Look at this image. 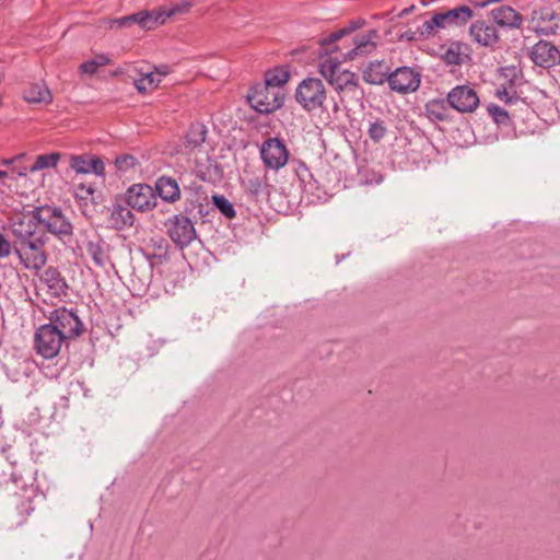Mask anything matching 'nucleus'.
I'll use <instances>...</instances> for the list:
<instances>
[{
	"label": "nucleus",
	"instance_id": "42",
	"mask_svg": "<svg viewBox=\"0 0 560 560\" xmlns=\"http://www.w3.org/2000/svg\"><path fill=\"white\" fill-rule=\"evenodd\" d=\"M497 97L503 101L505 104H514L518 101V96L515 94L510 95L506 88L498 89L495 92Z\"/></svg>",
	"mask_w": 560,
	"mask_h": 560
},
{
	"label": "nucleus",
	"instance_id": "17",
	"mask_svg": "<svg viewBox=\"0 0 560 560\" xmlns=\"http://www.w3.org/2000/svg\"><path fill=\"white\" fill-rule=\"evenodd\" d=\"M108 226L121 231L133 225L135 215L131 208L124 202V200L117 199L108 208Z\"/></svg>",
	"mask_w": 560,
	"mask_h": 560
},
{
	"label": "nucleus",
	"instance_id": "38",
	"mask_svg": "<svg viewBox=\"0 0 560 560\" xmlns=\"http://www.w3.org/2000/svg\"><path fill=\"white\" fill-rule=\"evenodd\" d=\"M489 115L491 116V118L498 124V125H503V126H508L509 122H510V116H509V113L500 107L499 105H495V104H490L487 108Z\"/></svg>",
	"mask_w": 560,
	"mask_h": 560
},
{
	"label": "nucleus",
	"instance_id": "44",
	"mask_svg": "<svg viewBox=\"0 0 560 560\" xmlns=\"http://www.w3.org/2000/svg\"><path fill=\"white\" fill-rule=\"evenodd\" d=\"M80 71L85 74H95L98 70L97 63L92 59L80 65Z\"/></svg>",
	"mask_w": 560,
	"mask_h": 560
},
{
	"label": "nucleus",
	"instance_id": "6",
	"mask_svg": "<svg viewBox=\"0 0 560 560\" xmlns=\"http://www.w3.org/2000/svg\"><path fill=\"white\" fill-rule=\"evenodd\" d=\"M471 18L472 11L468 5H460L445 12H440L422 24L421 34L430 35L435 27L445 28L448 26H462Z\"/></svg>",
	"mask_w": 560,
	"mask_h": 560
},
{
	"label": "nucleus",
	"instance_id": "41",
	"mask_svg": "<svg viewBox=\"0 0 560 560\" xmlns=\"http://www.w3.org/2000/svg\"><path fill=\"white\" fill-rule=\"evenodd\" d=\"M10 172V182H15L20 177H25L30 173V167L25 165L14 164L8 168Z\"/></svg>",
	"mask_w": 560,
	"mask_h": 560
},
{
	"label": "nucleus",
	"instance_id": "13",
	"mask_svg": "<svg viewBox=\"0 0 560 560\" xmlns=\"http://www.w3.org/2000/svg\"><path fill=\"white\" fill-rule=\"evenodd\" d=\"M260 156L267 167L278 171L287 164L289 152L280 139L269 138L261 144Z\"/></svg>",
	"mask_w": 560,
	"mask_h": 560
},
{
	"label": "nucleus",
	"instance_id": "20",
	"mask_svg": "<svg viewBox=\"0 0 560 560\" xmlns=\"http://www.w3.org/2000/svg\"><path fill=\"white\" fill-rule=\"evenodd\" d=\"M85 249L97 267H105L109 262L108 245L100 235L86 240Z\"/></svg>",
	"mask_w": 560,
	"mask_h": 560
},
{
	"label": "nucleus",
	"instance_id": "52",
	"mask_svg": "<svg viewBox=\"0 0 560 560\" xmlns=\"http://www.w3.org/2000/svg\"><path fill=\"white\" fill-rule=\"evenodd\" d=\"M11 479H12V481H13L14 483H16V485H18V482H19V476H18V474H16V472H12V474H11Z\"/></svg>",
	"mask_w": 560,
	"mask_h": 560
},
{
	"label": "nucleus",
	"instance_id": "39",
	"mask_svg": "<svg viewBox=\"0 0 560 560\" xmlns=\"http://www.w3.org/2000/svg\"><path fill=\"white\" fill-rule=\"evenodd\" d=\"M191 8V3L189 1H183L180 3L173 4L168 8L162 7L165 21L177 14H185Z\"/></svg>",
	"mask_w": 560,
	"mask_h": 560
},
{
	"label": "nucleus",
	"instance_id": "19",
	"mask_svg": "<svg viewBox=\"0 0 560 560\" xmlns=\"http://www.w3.org/2000/svg\"><path fill=\"white\" fill-rule=\"evenodd\" d=\"M156 196L163 201L174 203L180 199L182 190L176 179L171 176H161L156 179L153 188Z\"/></svg>",
	"mask_w": 560,
	"mask_h": 560
},
{
	"label": "nucleus",
	"instance_id": "3",
	"mask_svg": "<svg viewBox=\"0 0 560 560\" xmlns=\"http://www.w3.org/2000/svg\"><path fill=\"white\" fill-rule=\"evenodd\" d=\"M34 218L63 244L72 237L73 225L60 208L44 206L36 209Z\"/></svg>",
	"mask_w": 560,
	"mask_h": 560
},
{
	"label": "nucleus",
	"instance_id": "5",
	"mask_svg": "<svg viewBox=\"0 0 560 560\" xmlns=\"http://www.w3.org/2000/svg\"><path fill=\"white\" fill-rule=\"evenodd\" d=\"M48 319V324L56 327L67 340L79 337L84 330V324L80 319L75 308H55L50 312Z\"/></svg>",
	"mask_w": 560,
	"mask_h": 560
},
{
	"label": "nucleus",
	"instance_id": "23",
	"mask_svg": "<svg viewBox=\"0 0 560 560\" xmlns=\"http://www.w3.org/2000/svg\"><path fill=\"white\" fill-rule=\"evenodd\" d=\"M335 91L341 94H354L359 89V78L354 72L342 70L329 82Z\"/></svg>",
	"mask_w": 560,
	"mask_h": 560
},
{
	"label": "nucleus",
	"instance_id": "21",
	"mask_svg": "<svg viewBox=\"0 0 560 560\" xmlns=\"http://www.w3.org/2000/svg\"><path fill=\"white\" fill-rule=\"evenodd\" d=\"M491 16L499 26L503 27L518 28L523 22L522 15L509 5L492 9Z\"/></svg>",
	"mask_w": 560,
	"mask_h": 560
},
{
	"label": "nucleus",
	"instance_id": "47",
	"mask_svg": "<svg viewBox=\"0 0 560 560\" xmlns=\"http://www.w3.org/2000/svg\"><path fill=\"white\" fill-rule=\"evenodd\" d=\"M0 182L3 186H8V187H11V183L10 182V172L9 170H5V171H2L0 170Z\"/></svg>",
	"mask_w": 560,
	"mask_h": 560
},
{
	"label": "nucleus",
	"instance_id": "15",
	"mask_svg": "<svg viewBox=\"0 0 560 560\" xmlns=\"http://www.w3.org/2000/svg\"><path fill=\"white\" fill-rule=\"evenodd\" d=\"M69 166L75 174L105 176V164L97 155L71 154L69 155Z\"/></svg>",
	"mask_w": 560,
	"mask_h": 560
},
{
	"label": "nucleus",
	"instance_id": "46",
	"mask_svg": "<svg viewBox=\"0 0 560 560\" xmlns=\"http://www.w3.org/2000/svg\"><path fill=\"white\" fill-rule=\"evenodd\" d=\"M25 158V153H20L18 155H15L14 158L12 159H4L2 160V164L3 165H7L9 167L13 166L14 164L19 163L21 160H23Z\"/></svg>",
	"mask_w": 560,
	"mask_h": 560
},
{
	"label": "nucleus",
	"instance_id": "37",
	"mask_svg": "<svg viewBox=\"0 0 560 560\" xmlns=\"http://www.w3.org/2000/svg\"><path fill=\"white\" fill-rule=\"evenodd\" d=\"M430 118L443 121L446 118L444 101H431L425 105Z\"/></svg>",
	"mask_w": 560,
	"mask_h": 560
},
{
	"label": "nucleus",
	"instance_id": "25",
	"mask_svg": "<svg viewBox=\"0 0 560 560\" xmlns=\"http://www.w3.org/2000/svg\"><path fill=\"white\" fill-rule=\"evenodd\" d=\"M130 19H135V23L139 24L142 28L152 30L156 26L164 24L165 18L162 8L155 10H144L131 14Z\"/></svg>",
	"mask_w": 560,
	"mask_h": 560
},
{
	"label": "nucleus",
	"instance_id": "36",
	"mask_svg": "<svg viewBox=\"0 0 560 560\" xmlns=\"http://www.w3.org/2000/svg\"><path fill=\"white\" fill-rule=\"evenodd\" d=\"M368 133L372 141L380 142L387 133L385 121L382 119L371 121L369 125Z\"/></svg>",
	"mask_w": 560,
	"mask_h": 560
},
{
	"label": "nucleus",
	"instance_id": "16",
	"mask_svg": "<svg viewBox=\"0 0 560 560\" xmlns=\"http://www.w3.org/2000/svg\"><path fill=\"white\" fill-rule=\"evenodd\" d=\"M532 61L541 68H551L560 62V50L547 40H539L529 52Z\"/></svg>",
	"mask_w": 560,
	"mask_h": 560
},
{
	"label": "nucleus",
	"instance_id": "34",
	"mask_svg": "<svg viewBox=\"0 0 560 560\" xmlns=\"http://www.w3.org/2000/svg\"><path fill=\"white\" fill-rule=\"evenodd\" d=\"M161 82V79L154 72H145L139 79L135 80V88L139 93H145L149 90L155 89Z\"/></svg>",
	"mask_w": 560,
	"mask_h": 560
},
{
	"label": "nucleus",
	"instance_id": "54",
	"mask_svg": "<svg viewBox=\"0 0 560 560\" xmlns=\"http://www.w3.org/2000/svg\"><path fill=\"white\" fill-rule=\"evenodd\" d=\"M407 38H408V39H412V38H413V36H412V35H410V34H407Z\"/></svg>",
	"mask_w": 560,
	"mask_h": 560
},
{
	"label": "nucleus",
	"instance_id": "50",
	"mask_svg": "<svg viewBox=\"0 0 560 560\" xmlns=\"http://www.w3.org/2000/svg\"><path fill=\"white\" fill-rule=\"evenodd\" d=\"M170 72L168 70V67L167 66H161L159 68L155 69L154 73H156V75L161 79L162 77H165Z\"/></svg>",
	"mask_w": 560,
	"mask_h": 560
},
{
	"label": "nucleus",
	"instance_id": "35",
	"mask_svg": "<svg viewBox=\"0 0 560 560\" xmlns=\"http://www.w3.org/2000/svg\"><path fill=\"white\" fill-rule=\"evenodd\" d=\"M213 205L215 208L228 219H233L236 215V211L232 202H230L222 195L212 196Z\"/></svg>",
	"mask_w": 560,
	"mask_h": 560
},
{
	"label": "nucleus",
	"instance_id": "14",
	"mask_svg": "<svg viewBox=\"0 0 560 560\" xmlns=\"http://www.w3.org/2000/svg\"><path fill=\"white\" fill-rule=\"evenodd\" d=\"M447 103L459 113H472L479 105L476 91L469 85H457L447 94Z\"/></svg>",
	"mask_w": 560,
	"mask_h": 560
},
{
	"label": "nucleus",
	"instance_id": "30",
	"mask_svg": "<svg viewBox=\"0 0 560 560\" xmlns=\"http://www.w3.org/2000/svg\"><path fill=\"white\" fill-rule=\"evenodd\" d=\"M467 50L468 47L466 45L458 42L452 43L443 54V60L447 65L459 66L469 58Z\"/></svg>",
	"mask_w": 560,
	"mask_h": 560
},
{
	"label": "nucleus",
	"instance_id": "31",
	"mask_svg": "<svg viewBox=\"0 0 560 560\" xmlns=\"http://www.w3.org/2000/svg\"><path fill=\"white\" fill-rule=\"evenodd\" d=\"M24 100L27 103L49 104L52 101V95L46 85L34 84L24 92Z\"/></svg>",
	"mask_w": 560,
	"mask_h": 560
},
{
	"label": "nucleus",
	"instance_id": "32",
	"mask_svg": "<svg viewBox=\"0 0 560 560\" xmlns=\"http://www.w3.org/2000/svg\"><path fill=\"white\" fill-rule=\"evenodd\" d=\"M290 78V73L282 68H275L269 70L265 74V84L279 90L282 85H284Z\"/></svg>",
	"mask_w": 560,
	"mask_h": 560
},
{
	"label": "nucleus",
	"instance_id": "45",
	"mask_svg": "<svg viewBox=\"0 0 560 560\" xmlns=\"http://www.w3.org/2000/svg\"><path fill=\"white\" fill-rule=\"evenodd\" d=\"M92 60L97 63V67L107 66L112 62L110 58L105 54H98Z\"/></svg>",
	"mask_w": 560,
	"mask_h": 560
},
{
	"label": "nucleus",
	"instance_id": "53",
	"mask_svg": "<svg viewBox=\"0 0 560 560\" xmlns=\"http://www.w3.org/2000/svg\"><path fill=\"white\" fill-rule=\"evenodd\" d=\"M339 109H340V108H339L338 103H337V102H334V104H332V112H334L335 114H337V113L339 112Z\"/></svg>",
	"mask_w": 560,
	"mask_h": 560
},
{
	"label": "nucleus",
	"instance_id": "33",
	"mask_svg": "<svg viewBox=\"0 0 560 560\" xmlns=\"http://www.w3.org/2000/svg\"><path fill=\"white\" fill-rule=\"evenodd\" d=\"M61 154L52 152L49 154H40L36 158L34 164L30 166V173H35L45 168H54L60 161Z\"/></svg>",
	"mask_w": 560,
	"mask_h": 560
},
{
	"label": "nucleus",
	"instance_id": "40",
	"mask_svg": "<svg viewBox=\"0 0 560 560\" xmlns=\"http://www.w3.org/2000/svg\"><path fill=\"white\" fill-rule=\"evenodd\" d=\"M115 165L118 171L128 172L137 165V159L130 154H121L116 158Z\"/></svg>",
	"mask_w": 560,
	"mask_h": 560
},
{
	"label": "nucleus",
	"instance_id": "49",
	"mask_svg": "<svg viewBox=\"0 0 560 560\" xmlns=\"http://www.w3.org/2000/svg\"><path fill=\"white\" fill-rule=\"evenodd\" d=\"M130 18H131V14L119 19L117 21L118 25L122 27V26H127V25H129L131 23H135V19H130Z\"/></svg>",
	"mask_w": 560,
	"mask_h": 560
},
{
	"label": "nucleus",
	"instance_id": "51",
	"mask_svg": "<svg viewBox=\"0 0 560 560\" xmlns=\"http://www.w3.org/2000/svg\"><path fill=\"white\" fill-rule=\"evenodd\" d=\"M415 9L413 5H410L409 8H406L404 10H401L399 13H398V18H404L406 16L407 14H409L412 10Z\"/></svg>",
	"mask_w": 560,
	"mask_h": 560
},
{
	"label": "nucleus",
	"instance_id": "24",
	"mask_svg": "<svg viewBox=\"0 0 560 560\" xmlns=\"http://www.w3.org/2000/svg\"><path fill=\"white\" fill-rule=\"evenodd\" d=\"M389 68L384 61H372L363 71V79L370 84L388 82Z\"/></svg>",
	"mask_w": 560,
	"mask_h": 560
},
{
	"label": "nucleus",
	"instance_id": "7",
	"mask_svg": "<svg viewBox=\"0 0 560 560\" xmlns=\"http://www.w3.org/2000/svg\"><path fill=\"white\" fill-rule=\"evenodd\" d=\"M66 340L67 339L56 327L47 323L37 328L34 337V346L37 353L43 358L52 359L59 353Z\"/></svg>",
	"mask_w": 560,
	"mask_h": 560
},
{
	"label": "nucleus",
	"instance_id": "18",
	"mask_svg": "<svg viewBox=\"0 0 560 560\" xmlns=\"http://www.w3.org/2000/svg\"><path fill=\"white\" fill-rule=\"evenodd\" d=\"M472 39L485 47H492L499 40L497 28L485 21H476L469 27Z\"/></svg>",
	"mask_w": 560,
	"mask_h": 560
},
{
	"label": "nucleus",
	"instance_id": "12",
	"mask_svg": "<svg viewBox=\"0 0 560 560\" xmlns=\"http://www.w3.org/2000/svg\"><path fill=\"white\" fill-rule=\"evenodd\" d=\"M420 82L421 73L410 67H399L388 78L390 90L401 94L417 91Z\"/></svg>",
	"mask_w": 560,
	"mask_h": 560
},
{
	"label": "nucleus",
	"instance_id": "11",
	"mask_svg": "<svg viewBox=\"0 0 560 560\" xmlns=\"http://www.w3.org/2000/svg\"><path fill=\"white\" fill-rule=\"evenodd\" d=\"M124 202L133 210L147 212L156 207L158 196L150 185L133 184L125 192Z\"/></svg>",
	"mask_w": 560,
	"mask_h": 560
},
{
	"label": "nucleus",
	"instance_id": "29",
	"mask_svg": "<svg viewBox=\"0 0 560 560\" xmlns=\"http://www.w3.org/2000/svg\"><path fill=\"white\" fill-rule=\"evenodd\" d=\"M327 55V58L320 60L318 65V71L329 83L341 71L340 63L343 60L340 56V52H332Z\"/></svg>",
	"mask_w": 560,
	"mask_h": 560
},
{
	"label": "nucleus",
	"instance_id": "28",
	"mask_svg": "<svg viewBox=\"0 0 560 560\" xmlns=\"http://www.w3.org/2000/svg\"><path fill=\"white\" fill-rule=\"evenodd\" d=\"M245 192L255 201H261L269 195V185L259 176L244 180Z\"/></svg>",
	"mask_w": 560,
	"mask_h": 560
},
{
	"label": "nucleus",
	"instance_id": "27",
	"mask_svg": "<svg viewBox=\"0 0 560 560\" xmlns=\"http://www.w3.org/2000/svg\"><path fill=\"white\" fill-rule=\"evenodd\" d=\"M365 23L364 20L358 19L355 21H351L348 26L340 28L336 32L330 33L326 37L319 40L320 47H330L336 43H340L341 40L348 39V37Z\"/></svg>",
	"mask_w": 560,
	"mask_h": 560
},
{
	"label": "nucleus",
	"instance_id": "10",
	"mask_svg": "<svg viewBox=\"0 0 560 560\" xmlns=\"http://www.w3.org/2000/svg\"><path fill=\"white\" fill-rule=\"evenodd\" d=\"M250 106L258 113L270 114L279 109L283 104V95L266 84L256 86L248 94Z\"/></svg>",
	"mask_w": 560,
	"mask_h": 560
},
{
	"label": "nucleus",
	"instance_id": "2",
	"mask_svg": "<svg viewBox=\"0 0 560 560\" xmlns=\"http://www.w3.org/2000/svg\"><path fill=\"white\" fill-rule=\"evenodd\" d=\"M296 103L307 113L326 110L327 91L318 78H306L295 89Z\"/></svg>",
	"mask_w": 560,
	"mask_h": 560
},
{
	"label": "nucleus",
	"instance_id": "22",
	"mask_svg": "<svg viewBox=\"0 0 560 560\" xmlns=\"http://www.w3.org/2000/svg\"><path fill=\"white\" fill-rule=\"evenodd\" d=\"M40 281L47 285L51 295H66L68 284L57 268L48 267L45 269L40 275Z\"/></svg>",
	"mask_w": 560,
	"mask_h": 560
},
{
	"label": "nucleus",
	"instance_id": "48",
	"mask_svg": "<svg viewBox=\"0 0 560 560\" xmlns=\"http://www.w3.org/2000/svg\"><path fill=\"white\" fill-rule=\"evenodd\" d=\"M78 189L81 191H84L86 195H90V196L94 195V192H95V188L92 185L80 184L78 186Z\"/></svg>",
	"mask_w": 560,
	"mask_h": 560
},
{
	"label": "nucleus",
	"instance_id": "43",
	"mask_svg": "<svg viewBox=\"0 0 560 560\" xmlns=\"http://www.w3.org/2000/svg\"><path fill=\"white\" fill-rule=\"evenodd\" d=\"M11 253H12L11 243L0 232V259L9 257L11 255Z\"/></svg>",
	"mask_w": 560,
	"mask_h": 560
},
{
	"label": "nucleus",
	"instance_id": "1",
	"mask_svg": "<svg viewBox=\"0 0 560 560\" xmlns=\"http://www.w3.org/2000/svg\"><path fill=\"white\" fill-rule=\"evenodd\" d=\"M378 37L376 30H370L366 33L354 35L350 39L341 40V44L336 43L330 47H322V49L325 54L340 52L342 60H353L374 51Z\"/></svg>",
	"mask_w": 560,
	"mask_h": 560
},
{
	"label": "nucleus",
	"instance_id": "8",
	"mask_svg": "<svg viewBox=\"0 0 560 560\" xmlns=\"http://www.w3.org/2000/svg\"><path fill=\"white\" fill-rule=\"evenodd\" d=\"M192 217L184 214H175L166 222L167 235L174 244L180 248L187 247L197 237V232L192 223Z\"/></svg>",
	"mask_w": 560,
	"mask_h": 560
},
{
	"label": "nucleus",
	"instance_id": "26",
	"mask_svg": "<svg viewBox=\"0 0 560 560\" xmlns=\"http://www.w3.org/2000/svg\"><path fill=\"white\" fill-rule=\"evenodd\" d=\"M208 128L206 127V125L199 121L192 122L189 126L185 136V148L190 151L199 149L205 143Z\"/></svg>",
	"mask_w": 560,
	"mask_h": 560
},
{
	"label": "nucleus",
	"instance_id": "4",
	"mask_svg": "<svg viewBox=\"0 0 560 560\" xmlns=\"http://www.w3.org/2000/svg\"><path fill=\"white\" fill-rule=\"evenodd\" d=\"M43 247L44 242L42 238L35 237L33 233H28L19 238V246L15 247L14 253L26 269L39 270L47 261Z\"/></svg>",
	"mask_w": 560,
	"mask_h": 560
},
{
	"label": "nucleus",
	"instance_id": "9",
	"mask_svg": "<svg viewBox=\"0 0 560 560\" xmlns=\"http://www.w3.org/2000/svg\"><path fill=\"white\" fill-rule=\"evenodd\" d=\"M183 185L184 195V213L192 217H203L207 213L206 208L208 206V194L203 186L197 182H190L186 184L185 179H180Z\"/></svg>",
	"mask_w": 560,
	"mask_h": 560
}]
</instances>
